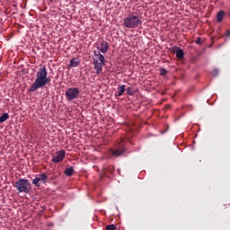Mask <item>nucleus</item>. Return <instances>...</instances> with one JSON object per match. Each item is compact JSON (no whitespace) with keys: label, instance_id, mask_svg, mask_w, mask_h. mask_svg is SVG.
Instances as JSON below:
<instances>
[{"label":"nucleus","instance_id":"f257e3e1","mask_svg":"<svg viewBox=\"0 0 230 230\" xmlns=\"http://www.w3.org/2000/svg\"><path fill=\"white\" fill-rule=\"evenodd\" d=\"M51 83V78L48 77V69L45 66H41L36 73V79L31 85L29 92H36L40 88H44L47 84Z\"/></svg>","mask_w":230,"mask_h":230},{"label":"nucleus","instance_id":"f03ea898","mask_svg":"<svg viewBox=\"0 0 230 230\" xmlns=\"http://www.w3.org/2000/svg\"><path fill=\"white\" fill-rule=\"evenodd\" d=\"M122 25L128 29L138 28V26L142 25V17L137 12H131L128 16L124 18Z\"/></svg>","mask_w":230,"mask_h":230},{"label":"nucleus","instance_id":"7ed1b4c3","mask_svg":"<svg viewBox=\"0 0 230 230\" xmlns=\"http://www.w3.org/2000/svg\"><path fill=\"white\" fill-rule=\"evenodd\" d=\"M93 55V64L94 66L95 74L100 75L102 72V67L105 66L106 64L105 57L97 50H94Z\"/></svg>","mask_w":230,"mask_h":230},{"label":"nucleus","instance_id":"20e7f679","mask_svg":"<svg viewBox=\"0 0 230 230\" xmlns=\"http://www.w3.org/2000/svg\"><path fill=\"white\" fill-rule=\"evenodd\" d=\"M14 187L20 193L28 194L31 193V184L30 181L26 179H19L16 181Z\"/></svg>","mask_w":230,"mask_h":230},{"label":"nucleus","instance_id":"39448f33","mask_svg":"<svg viewBox=\"0 0 230 230\" xmlns=\"http://www.w3.org/2000/svg\"><path fill=\"white\" fill-rule=\"evenodd\" d=\"M79 95H80V89L77 87L68 88L66 92H65V97L66 98L67 102H72L79 98Z\"/></svg>","mask_w":230,"mask_h":230},{"label":"nucleus","instance_id":"423d86ee","mask_svg":"<svg viewBox=\"0 0 230 230\" xmlns=\"http://www.w3.org/2000/svg\"><path fill=\"white\" fill-rule=\"evenodd\" d=\"M48 175L42 172L32 180V184L36 187H40V182L45 184L48 182Z\"/></svg>","mask_w":230,"mask_h":230},{"label":"nucleus","instance_id":"0eeeda50","mask_svg":"<svg viewBox=\"0 0 230 230\" xmlns=\"http://www.w3.org/2000/svg\"><path fill=\"white\" fill-rule=\"evenodd\" d=\"M97 49L105 54L107 52H109V49H110V45H109V42L105 41V40H99L97 42Z\"/></svg>","mask_w":230,"mask_h":230},{"label":"nucleus","instance_id":"6e6552de","mask_svg":"<svg viewBox=\"0 0 230 230\" xmlns=\"http://www.w3.org/2000/svg\"><path fill=\"white\" fill-rule=\"evenodd\" d=\"M65 157H66V151L60 150L58 152H56V154L53 155V159H51V162H53L54 164H58V163L63 162Z\"/></svg>","mask_w":230,"mask_h":230},{"label":"nucleus","instance_id":"1a4fd4ad","mask_svg":"<svg viewBox=\"0 0 230 230\" xmlns=\"http://www.w3.org/2000/svg\"><path fill=\"white\" fill-rule=\"evenodd\" d=\"M125 152V148L123 146V140L119 144V147L112 151L113 156L119 157Z\"/></svg>","mask_w":230,"mask_h":230},{"label":"nucleus","instance_id":"9d476101","mask_svg":"<svg viewBox=\"0 0 230 230\" xmlns=\"http://www.w3.org/2000/svg\"><path fill=\"white\" fill-rule=\"evenodd\" d=\"M124 92H125V85L124 84L119 85L118 86V91L116 92L115 96L116 97H120V96L123 95Z\"/></svg>","mask_w":230,"mask_h":230},{"label":"nucleus","instance_id":"9b49d317","mask_svg":"<svg viewBox=\"0 0 230 230\" xmlns=\"http://www.w3.org/2000/svg\"><path fill=\"white\" fill-rule=\"evenodd\" d=\"M176 57L179 60H182L184 58V50L181 49L180 48H177Z\"/></svg>","mask_w":230,"mask_h":230},{"label":"nucleus","instance_id":"f8f14e48","mask_svg":"<svg viewBox=\"0 0 230 230\" xmlns=\"http://www.w3.org/2000/svg\"><path fill=\"white\" fill-rule=\"evenodd\" d=\"M75 170L73 166H70L66 169H65L64 173L65 175L71 177L72 175H74Z\"/></svg>","mask_w":230,"mask_h":230},{"label":"nucleus","instance_id":"ddd939ff","mask_svg":"<svg viewBox=\"0 0 230 230\" xmlns=\"http://www.w3.org/2000/svg\"><path fill=\"white\" fill-rule=\"evenodd\" d=\"M80 61L77 58H72L70 61V67H78Z\"/></svg>","mask_w":230,"mask_h":230},{"label":"nucleus","instance_id":"4468645a","mask_svg":"<svg viewBox=\"0 0 230 230\" xmlns=\"http://www.w3.org/2000/svg\"><path fill=\"white\" fill-rule=\"evenodd\" d=\"M224 16H225V11H218V13L217 14V22H221L222 20H224Z\"/></svg>","mask_w":230,"mask_h":230},{"label":"nucleus","instance_id":"2eb2a0df","mask_svg":"<svg viewBox=\"0 0 230 230\" xmlns=\"http://www.w3.org/2000/svg\"><path fill=\"white\" fill-rule=\"evenodd\" d=\"M9 119V114L8 113H3L0 117V123H4Z\"/></svg>","mask_w":230,"mask_h":230},{"label":"nucleus","instance_id":"dca6fc26","mask_svg":"<svg viewBox=\"0 0 230 230\" xmlns=\"http://www.w3.org/2000/svg\"><path fill=\"white\" fill-rule=\"evenodd\" d=\"M125 92L128 94V95H133L134 92H133V88L131 86L128 87L125 89Z\"/></svg>","mask_w":230,"mask_h":230},{"label":"nucleus","instance_id":"f3484780","mask_svg":"<svg viewBox=\"0 0 230 230\" xmlns=\"http://www.w3.org/2000/svg\"><path fill=\"white\" fill-rule=\"evenodd\" d=\"M117 227L114 225H108L106 230H116Z\"/></svg>","mask_w":230,"mask_h":230},{"label":"nucleus","instance_id":"a211bd4d","mask_svg":"<svg viewBox=\"0 0 230 230\" xmlns=\"http://www.w3.org/2000/svg\"><path fill=\"white\" fill-rule=\"evenodd\" d=\"M160 75H161L162 76H165V75H167V70H166L165 68H162V69L160 70Z\"/></svg>","mask_w":230,"mask_h":230},{"label":"nucleus","instance_id":"6ab92c4d","mask_svg":"<svg viewBox=\"0 0 230 230\" xmlns=\"http://www.w3.org/2000/svg\"><path fill=\"white\" fill-rule=\"evenodd\" d=\"M196 44H197V45L202 44V40H201L199 37L197 38V40H196Z\"/></svg>","mask_w":230,"mask_h":230},{"label":"nucleus","instance_id":"aec40b11","mask_svg":"<svg viewBox=\"0 0 230 230\" xmlns=\"http://www.w3.org/2000/svg\"><path fill=\"white\" fill-rule=\"evenodd\" d=\"M109 172H114V166H109Z\"/></svg>","mask_w":230,"mask_h":230},{"label":"nucleus","instance_id":"412c9836","mask_svg":"<svg viewBox=\"0 0 230 230\" xmlns=\"http://www.w3.org/2000/svg\"><path fill=\"white\" fill-rule=\"evenodd\" d=\"M217 74H218V71H217V69H215V70L212 72V75H213L214 76H217Z\"/></svg>","mask_w":230,"mask_h":230},{"label":"nucleus","instance_id":"4be33fe9","mask_svg":"<svg viewBox=\"0 0 230 230\" xmlns=\"http://www.w3.org/2000/svg\"><path fill=\"white\" fill-rule=\"evenodd\" d=\"M230 35V31H226V36H229Z\"/></svg>","mask_w":230,"mask_h":230},{"label":"nucleus","instance_id":"5701e85b","mask_svg":"<svg viewBox=\"0 0 230 230\" xmlns=\"http://www.w3.org/2000/svg\"><path fill=\"white\" fill-rule=\"evenodd\" d=\"M228 15L230 16V9H229V13H228Z\"/></svg>","mask_w":230,"mask_h":230}]
</instances>
